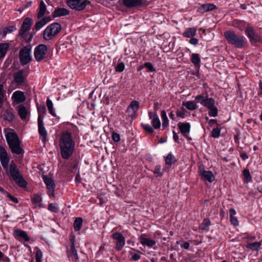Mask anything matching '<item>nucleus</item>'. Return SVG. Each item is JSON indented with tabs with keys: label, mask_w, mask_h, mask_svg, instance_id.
I'll list each match as a JSON object with an SVG mask.
<instances>
[{
	"label": "nucleus",
	"mask_w": 262,
	"mask_h": 262,
	"mask_svg": "<svg viewBox=\"0 0 262 262\" xmlns=\"http://www.w3.org/2000/svg\"><path fill=\"white\" fill-rule=\"evenodd\" d=\"M59 146L62 157L64 159L69 158L75 147V143L70 133L67 132L62 134Z\"/></svg>",
	"instance_id": "f257e3e1"
},
{
	"label": "nucleus",
	"mask_w": 262,
	"mask_h": 262,
	"mask_svg": "<svg viewBox=\"0 0 262 262\" xmlns=\"http://www.w3.org/2000/svg\"><path fill=\"white\" fill-rule=\"evenodd\" d=\"M224 36L229 44L233 45L236 48H244L247 42L244 36L236 34L234 31H226L224 33Z\"/></svg>",
	"instance_id": "f03ea898"
},
{
	"label": "nucleus",
	"mask_w": 262,
	"mask_h": 262,
	"mask_svg": "<svg viewBox=\"0 0 262 262\" xmlns=\"http://www.w3.org/2000/svg\"><path fill=\"white\" fill-rule=\"evenodd\" d=\"M7 142L13 154L20 155L24 152L20 147V142L17 135L13 132L8 133L6 135Z\"/></svg>",
	"instance_id": "7ed1b4c3"
},
{
	"label": "nucleus",
	"mask_w": 262,
	"mask_h": 262,
	"mask_svg": "<svg viewBox=\"0 0 262 262\" xmlns=\"http://www.w3.org/2000/svg\"><path fill=\"white\" fill-rule=\"evenodd\" d=\"M9 172L11 178L18 186L22 188L27 187V183L15 164L10 165Z\"/></svg>",
	"instance_id": "20e7f679"
},
{
	"label": "nucleus",
	"mask_w": 262,
	"mask_h": 262,
	"mask_svg": "<svg viewBox=\"0 0 262 262\" xmlns=\"http://www.w3.org/2000/svg\"><path fill=\"white\" fill-rule=\"evenodd\" d=\"M61 26L60 24L54 23L49 25L43 32V38L46 40H50L55 38L60 32Z\"/></svg>",
	"instance_id": "39448f33"
},
{
	"label": "nucleus",
	"mask_w": 262,
	"mask_h": 262,
	"mask_svg": "<svg viewBox=\"0 0 262 262\" xmlns=\"http://www.w3.org/2000/svg\"><path fill=\"white\" fill-rule=\"evenodd\" d=\"M28 75V72L24 69L15 72L13 74L12 83L15 84L17 88H20L26 84Z\"/></svg>",
	"instance_id": "423d86ee"
},
{
	"label": "nucleus",
	"mask_w": 262,
	"mask_h": 262,
	"mask_svg": "<svg viewBox=\"0 0 262 262\" xmlns=\"http://www.w3.org/2000/svg\"><path fill=\"white\" fill-rule=\"evenodd\" d=\"M31 50L32 46L31 45H27L20 50L19 57L21 65H26L31 61Z\"/></svg>",
	"instance_id": "0eeeda50"
},
{
	"label": "nucleus",
	"mask_w": 262,
	"mask_h": 262,
	"mask_svg": "<svg viewBox=\"0 0 262 262\" xmlns=\"http://www.w3.org/2000/svg\"><path fill=\"white\" fill-rule=\"evenodd\" d=\"M48 50L47 46L45 44H40L34 49V57L37 61H40L45 58Z\"/></svg>",
	"instance_id": "6e6552de"
},
{
	"label": "nucleus",
	"mask_w": 262,
	"mask_h": 262,
	"mask_svg": "<svg viewBox=\"0 0 262 262\" xmlns=\"http://www.w3.org/2000/svg\"><path fill=\"white\" fill-rule=\"evenodd\" d=\"M113 239L116 240L115 249L117 251H120L122 249L125 243V239L124 236L119 232H115L112 234Z\"/></svg>",
	"instance_id": "1a4fd4ad"
},
{
	"label": "nucleus",
	"mask_w": 262,
	"mask_h": 262,
	"mask_svg": "<svg viewBox=\"0 0 262 262\" xmlns=\"http://www.w3.org/2000/svg\"><path fill=\"white\" fill-rule=\"evenodd\" d=\"M10 158L8 156L6 149L0 145V161L4 169L7 170Z\"/></svg>",
	"instance_id": "9d476101"
},
{
	"label": "nucleus",
	"mask_w": 262,
	"mask_h": 262,
	"mask_svg": "<svg viewBox=\"0 0 262 262\" xmlns=\"http://www.w3.org/2000/svg\"><path fill=\"white\" fill-rule=\"evenodd\" d=\"M139 102L134 100L131 102L126 109V112L129 117L132 118H135L137 117V113L139 108Z\"/></svg>",
	"instance_id": "9b49d317"
},
{
	"label": "nucleus",
	"mask_w": 262,
	"mask_h": 262,
	"mask_svg": "<svg viewBox=\"0 0 262 262\" xmlns=\"http://www.w3.org/2000/svg\"><path fill=\"white\" fill-rule=\"evenodd\" d=\"M70 241L71 243V250H68L67 254L69 258L72 261L76 260L78 258L77 251L75 249L74 246V236L71 235L70 238Z\"/></svg>",
	"instance_id": "f8f14e48"
},
{
	"label": "nucleus",
	"mask_w": 262,
	"mask_h": 262,
	"mask_svg": "<svg viewBox=\"0 0 262 262\" xmlns=\"http://www.w3.org/2000/svg\"><path fill=\"white\" fill-rule=\"evenodd\" d=\"M43 180L45 183L46 185L47 188L49 190V196H54V190L55 187V185L54 181L52 179L48 177L47 176H43Z\"/></svg>",
	"instance_id": "ddd939ff"
},
{
	"label": "nucleus",
	"mask_w": 262,
	"mask_h": 262,
	"mask_svg": "<svg viewBox=\"0 0 262 262\" xmlns=\"http://www.w3.org/2000/svg\"><path fill=\"white\" fill-rule=\"evenodd\" d=\"M13 236L15 239L21 242L23 241L28 242L30 240V237L27 233L25 231L20 229H17L14 230Z\"/></svg>",
	"instance_id": "4468645a"
},
{
	"label": "nucleus",
	"mask_w": 262,
	"mask_h": 262,
	"mask_svg": "<svg viewBox=\"0 0 262 262\" xmlns=\"http://www.w3.org/2000/svg\"><path fill=\"white\" fill-rule=\"evenodd\" d=\"M121 4L127 8L140 7L142 5V0H120Z\"/></svg>",
	"instance_id": "2eb2a0df"
},
{
	"label": "nucleus",
	"mask_w": 262,
	"mask_h": 262,
	"mask_svg": "<svg viewBox=\"0 0 262 262\" xmlns=\"http://www.w3.org/2000/svg\"><path fill=\"white\" fill-rule=\"evenodd\" d=\"M147 235L146 234H142L139 237L140 243L143 246H146L149 248L153 247L156 244V241L147 238Z\"/></svg>",
	"instance_id": "dca6fc26"
},
{
	"label": "nucleus",
	"mask_w": 262,
	"mask_h": 262,
	"mask_svg": "<svg viewBox=\"0 0 262 262\" xmlns=\"http://www.w3.org/2000/svg\"><path fill=\"white\" fill-rule=\"evenodd\" d=\"M200 175L203 180L207 181L210 183L213 182L215 179L213 173L210 170H200Z\"/></svg>",
	"instance_id": "f3484780"
},
{
	"label": "nucleus",
	"mask_w": 262,
	"mask_h": 262,
	"mask_svg": "<svg viewBox=\"0 0 262 262\" xmlns=\"http://www.w3.org/2000/svg\"><path fill=\"white\" fill-rule=\"evenodd\" d=\"M37 121L39 134L41 138L42 141L45 142L47 137V132L44 126L43 120L39 119V120H37Z\"/></svg>",
	"instance_id": "a211bd4d"
},
{
	"label": "nucleus",
	"mask_w": 262,
	"mask_h": 262,
	"mask_svg": "<svg viewBox=\"0 0 262 262\" xmlns=\"http://www.w3.org/2000/svg\"><path fill=\"white\" fill-rule=\"evenodd\" d=\"M12 99L16 103H19L24 102L26 98L23 92L16 91L13 94Z\"/></svg>",
	"instance_id": "6ab92c4d"
},
{
	"label": "nucleus",
	"mask_w": 262,
	"mask_h": 262,
	"mask_svg": "<svg viewBox=\"0 0 262 262\" xmlns=\"http://www.w3.org/2000/svg\"><path fill=\"white\" fill-rule=\"evenodd\" d=\"M67 5L73 9L82 10V0H66Z\"/></svg>",
	"instance_id": "aec40b11"
},
{
	"label": "nucleus",
	"mask_w": 262,
	"mask_h": 262,
	"mask_svg": "<svg viewBox=\"0 0 262 262\" xmlns=\"http://www.w3.org/2000/svg\"><path fill=\"white\" fill-rule=\"evenodd\" d=\"M70 14V11L64 8H59L56 9L52 13L53 17H61L66 16Z\"/></svg>",
	"instance_id": "412c9836"
},
{
	"label": "nucleus",
	"mask_w": 262,
	"mask_h": 262,
	"mask_svg": "<svg viewBox=\"0 0 262 262\" xmlns=\"http://www.w3.org/2000/svg\"><path fill=\"white\" fill-rule=\"evenodd\" d=\"M178 126L181 133L184 136H185L186 134H188L190 132V124L189 123L179 122L178 124Z\"/></svg>",
	"instance_id": "4be33fe9"
},
{
	"label": "nucleus",
	"mask_w": 262,
	"mask_h": 262,
	"mask_svg": "<svg viewBox=\"0 0 262 262\" xmlns=\"http://www.w3.org/2000/svg\"><path fill=\"white\" fill-rule=\"evenodd\" d=\"M231 25L240 31H243L246 27V22L244 20L235 19L232 21Z\"/></svg>",
	"instance_id": "5701e85b"
},
{
	"label": "nucleus",
	"mask_w": 262,
	"mask_h": 262,
	"mask_svg": "<svg viewBox=\"0 0 262 262\" xmlns=\"http://www.w3.org/2000/svg\"><path fill=\"white\" fill-rule=\"evenodd\" d=\"M211 225V222L208 218H205L202 223L199 227V230L203 231H208L209 229V226Z\"/></svg>",
	"instance_id": "b1692460"
},
{
	"label": "nucleus",
	"mask_w": 262,
	"mask_h": 262,
	"mask_svg": "<svg viewBox=\"0 0 262 262\" xmlns=\"http://www.w3.org/2000/svg\"><path fill=\"white\" fill-rule=\"evenodd\" d=\"M229 213L231 224L235 227L238 226V221L237 217L235 216L236 213L235 210L233 208H231L229 209Z\"/></svg>",
	"instance_id": "393cba45"
},
{
	"label": "nucleus",
	"mask_w": 262,
	"mask_h": 262,
	"mask_svg": "<svg viewBox=\"0 0 262 262\" xmlns=\"http://www.w3.org/2000/svg\"><path fill=\"white\" fill-rule=\"evenodd\" d=\"M196 29L195 28H188L183 33L182 35L184 37H192L196 35Z\"/></svg>",
	"instance_id": "a878e982"
},
{
	"label": "nucleus",
	"mask_w": 262,
	"mask_h": 262,
	"mask_svg": "<svg viewBox=\"0 0 262 262\" xmlns=\"http://www.w3.org/2000/svg\"><path fill=\"white\" fill-rule=\"evenodd\" d=\"M29 30V29L25 28H23L22 26H21L19 32V35L20 36L23 38H24L28 42L30 41L33 37L32 35H31L29 38H27V32Z\"/></svg>",
	"instance_id": "bb28decb"
},
{
	"label": "nucleus",
	"mask_w": 262,
	"mask_h": 262,
	"mask_svg": "<svg viewBox=\"0 0 262 262\" xmlns=\"http://www.w3.org/2000/svg\"><path fill=\"white\" fill-rule=\"evenodd\" d=\"M27 114H28V111L27 110L26 107L24 105H20L18 106V114L19 116L20 117V118L22 120L26 119L27 118Z\"/></svg>",
	"instance_id": "cd10ccee"
},
{
	"label": "nucleus",
	"mask_w": 262,
	"mask_h": 262,
	"mask_svg": "<svg viewBox=\"0 0 262 262\" xmlns=\"http://www.w3.org/2000/svg\"><path fill=\"white\" fill-rule=\"evenodd\" d=\"M37 111L38 113V117L37 120H39V119L41 120H43V119L45 117V115L46 113V106L44 104L40 105L39 106H37Z\"/></svg>",
	"instance_id": "c85d7f7f"
},
{
	"label": "nucleus",
	"mask_w": 262,
	"mask_h": 262,
	"mask_svg": "<svg viewBox=\"0 0 262 262\" xmlns=\"http://www.w3.org/2000/svg\"><path fill=\"white\" fill-rule=\"evenodd\" d=\"M9 45L6 43H0V59L3 58L9 49Z\"/></svg>",
	"instance_id": "c756f323"
},
{
	"label": "nucleus",
	"mask_w": 262,
	"mask_h": 262,
	"mask_svg": "<svg viewBox=\"0 0 262 262\" xmlns=\"http://www.w3.org/2000/svg\"><path fill=\"white\" fill-rule=\"evenodd\" d=\"M46 11V5L45 3L41 1L39 4V11L37 14V18L38 19L41 18L45 15Z\"/></svg>",
	"instance_id": "7c9ffc66"
},
{
	"label": "nucleus",
	"mask_w": 262,
	"mask_h": 262,
	"mask_svg": "<svg viewBox=\"0 0 262 262\" xmlns=\"http://www.w3.org/2000/svg\"><path fill=\"white\" fill-rule=\"evenodd\" d=\"M191 61L196 67H200L201 59L199 54L192 53L191 55Z\"/></svg>",
	"instance_id": "2f4dec72"
},
{
	"label": "nucleus",
	"mask_w": 262,
	"mask_h": 262,
	"mask_svg": "<svg viewBox=\"0 0 262 262\" xmlns=\"http://www.w3.org/2000/svg\"><path fill=\"white\" fill-rule=\"evenodd\" d=\"M261 245V243L259 242H256L254 243H248L246 245V248L252 251H258Z\"/></svg>",
	"instance_id": "473e14b6"
},
{
	"label": "nucleus",
	"mask_w": 262,
	"mask_h": 262,
	"mask_svg": "<svg viewBox=\"0 0 262 262\" xmlns=\"http://www.w3.org/2000/svg\"><path fill=\"white\" fill-rule=\"evenodd\" d=\"M3 118L5 120L11 122L13 121L14 118V115L11 110H7L4 112Z\"/></svg>",
	"instance_id": "72a5a7b5"
},
{
	"label": "nucleus",
	"mask_w": 262,
	"mask_h": 262,
	"mask_svg": "<svg viewBox=\"0 0 262 262\" xmlns=\"http://www.w3.org/2000/svg\"><path fill=\"white\" fill-rule=\"evenodd\" d=\"M165 161L166 165H171L176 162L177 159L171 153H169L165 157Z\"/></svg>",
	"instance_id": "f704fd0d"
},
{
	"label": "nucleus",
	"mask_w": 262,
	"mask_h": 262,
	"mask_svg": "<svg viewBox=\"0 0 262 262\" xmlns=\"http://www.w3.org/2000/svg\"><path fill=\"white\" fill-rule=\"evenodd\" d=\"M249 40L250 43L252 45H255L257 43H262V38L257 33L251 36L249 38Z\"/></svg>",
	"instance_id": "c9c22d12"
},
{
	"label": "nucleus",
	"mask_w": 262,
	"mask_h": 262,
	"mask_svg": "<svg viewBox=\"0 0 262 262\" xmlns=\"http://www.w3.org/2000/svg\"><path fill=\"white\" fill-rule=\"evenodd\" d=\"M183 105L189 110H194L197 108L196 104L192 101L184 102H183Z\"/></svg>",
	"instance_id": "e433bc0d"
},
{
	"label": "nucleus",
	"mask_w": 262,
	"mask_h": 262,
	"mask_svg": "<svg viewBox=\"0 0 262 262\" xmlns=\"http://www.w3.org/2000/svg\"><path fill=\"white\" fill-rule=\"evenodd\" d=\"M215 100L212 98L207 97L203 105L208 109L214 106Z\"/></svg>",
	"instance_id": "4c0bfd02"
},
{
	"label": "nucleus",
	"mask_w": 262,
	"mask_h": 262,
	"mask_svg": "<svg viewBox=\"0 0 262 262\" xmlns=\"http://www.w3.org/2000/svg\"><path fill=\"white\" fill-rule=\"evenodd\" d=\"M243 174L244 177V181L245 183H248L252 181V177L248 169H245L243 171Z\"/></svg>",
	"instance_id": "58836bf2"
},
{
	"label": "nucleus",
	"mask_w": 262,
	"mask_h": 262,
	"mask_svg": "<svg viewBox=\"0 0 262 262\" xmlns=\"http://www.w3.org/2000/svg\"><path fill=\"white\" fill-rule=\"evenodd\" d=\"M47 106L48 107V109L49 110V113L52 115L53 116L55 117L56 116V113L53 110V104L52 102V101L49 99L48 98L47 99Z\"/></svg>",
	"instance_id": "ea45409f"
},
{
	"label": "nucleus",
	"mask_w": 262,
	"mask_h": 262,
	"mask_svg": "<svg viewBox=\"0 0 262 262\" xmlns=\"http://www.w3.org/2000/svg\"><path fill=\"white\" fill-rule=\"evenodd\" d=\"M31 200L33 204H34L36 206L40 207L41 206V198L39 195L38 194H34Z\"/></svg>",
	"instance_id": "a19ab883"
},
{
	"label": "nucleus",
	"mask_w": 262,
	"mask_h": 262,
	"mask_svg": "<svg viewBox=\"0 0 262 262\" xmlns=\"http://www.w3.org/2000/svg\"><path fill=\"white\" fill-rule=\"evenodd\" d=\"M5 91L4 85L0 84V109L3 106L4 102Z\"/></svg>",
	"instance_id": "79ce46f5"
},
{
	"label": "nucleus",
	"mask_w": 262,
	"mask_h": 262,
	"mask_svg": "<svg viewBox=\"0 0 262 262\" xmlns=\"http://www.w3.org/2000/svg\"><path fill=\"white\" fill-rule=\"evenodd\" d=\"M82 225V217H77L74 223V228L75 231H79Z\"/></svg>",
	"instance_id": "37998d69"
},
{
	"label": "nucleus",
	"mask_w": 262,
	"mask_h": 262,
	"mask_svg": "<svg viewBox=\"0 0 262 262\" xmlns=\"http://www.w3.org/2000/svg\"><path fill=\"white\" fill-rule=\"evenodd\" d=\"M31 25L32 19L29 17H27L24 20L21 26H22L23 28H25L30 30L31 29Z\"/></svg>",
	"instance_id": "c03bdc74"
},
{
	"label": "nucleus",
	"mask_w": 262,
	"mask_h": 262,
	"mask_svg": "<svg viewBox=\"0 0 262 262\" xmlns=\"http://www.w3.org/2000/svg\"><path fill=\"white\" fill-rule=\"evenodd\" d=\"M161 167L160 165H156L154 170L152 171L156 177H161L163 175V172L161 171Z\"/></svg>",
	"instance_id": "a18cd8bd"
},
{
	"label": "nucleus",
	"mask_w": 262,
	"mask_h": 262,
	"mask_svg": "<svg viewBox=\"0 0 262 262\" xmlns=\"http://www.w3.org/2000/svg\"><path fill=\"white\" fill-rule=\"evenodd\" d=\"M245 34L248 36V37L249 38L251 36H253L254 34H256L255 32V31L254 30V28L252 27H248L245 29Z\"/></svg>",
	"instance_id": "49530a36"
},
{
	"label": "nucleus",
	"mask_w": 262,
	"mask_h": 262,
	"mask_svg": "<svg viewBox=\"0 0 262 262\" xmlns=\"http://www.w3.org/2000/svg\"><path fill=\"white\" fill-rule=\"evenodd\" d=\"M221 129L218 127L213 128L211 132V136L214 138H218L220 136Z\"/></svg>",
	"instance_id": "de8ad7c7"
},
{
	"label": "nucleus",
	"mask_w": 262,
	"mask_h": 262,
	"mask_svg": "<svg viewBox=\"0 0 262 262\" xmlns=\"http://www.w3.org/2000/svg\"><path fill=\"white\" fill-rule=\"evenodd\" d=\"M208 110H209L208 115L210 117H215L217 116L218 110L216 106H214L212 107H210V108H208Z\"/></svg>",
	"instance_id": "09e8293b"
},
{
	"label": "nucleus",
	"mask_w": 262,
	"mask_h": 262,
	"mask_svg": "<svg viewBox=\"0 0 262 262\" xmlns=\"http://www.w3.org/2000/svg\"><path fill=\"white\" fill-rule=\"evenodd\" d=\"M151 124L155 129H158L161 126V122L158 118H154L151 121Z\"/></svg>",
	"instance_id": "8fccbe9b"
},
{
	"label": "nucleus",
	"mask_w": 262,
	"mask_h": 262,
	"mask_svg": "<svg viewBox=\"0 0 262 262\" xmlns=\"http://www.w3.org/2000/svg\"><path fill=\"white\" fill-rule=\"evenodd\" d=\"M141 126L146 131V132L149 134H151L154 132L153 128L149 124L142 123Z\"/></svg>",
	"instance_id": "3c124183"
},
{
	"label": "nucleus",
	"mask_w": 262,
	"mask_h": 262,
	"mask_svg": "<svg viewBox=\"0 0 262 262\" xmlns=\"http://www.w3.org/2000/svg\"><path fill=\"white\" fill-rule=\"evenodd\" d=\"M177 244L180 245L181 247L186 250L188 249L190 244L187 242H184L183 241H177Z\"/></svg>",
	"instance_id": "603ef678"
},
{
	"label": "nucleus",
	"mask_w": 262,
	"mask_h": 262,
	"mask_svg": "<svg viewBox=\"0 0 262 262\" xmlns=\"http://www.w3.org/2000/svg\"><path fill=\"white\" fill-rule=\"evenodd\" d=\"M143 67L147 68L149 72H154L156 71V69L154 67L153 65L150 62H145L144 64V66L141 67V68H143Z\"/></svg>",
	"instance_id": "864d4df0"
},
{
	"label": "nucleus",
	"mask_w": 262,
	"mask_h": 262,
	"mask_svg": "<svg viewBox=\"0 0 262 262\" xmlns=\"http://www.w3.org/2000/svg\"><path fill=\"white\" fill-rule=\"evenodd\" d=\"M197 11L200 13H204L208 12L207 10V4H204L202 5L200 7H198Z\"/></svg>",
	"instance_id": "5fc2aeb1"
},
{
	"label": "nucleus",
	"mask_w": 262,
	"mask_h": 262,
	"mask_svg": "<svg viewBox=\"0 0 262 262\" xmlns=\"http://www.w3.org/2000/svg\"><path fill=\"white\" fill-rule=\"evenodd\" d=\"M125 64L123 62H119L115 67V71L117 72H122L124 70Z\"/></svg>",
	"instance_id": "6e6d98bb"
},
{
	"label": "nucleus",
	"mask_w": 262,
	"mask_h": 262,
	"mask_svg": "<svg viewBox=\"0 0 262 262\" xmlns=\"http://www.w3.org/2000/svg\"><path fill=\"white\" fill-rule=\"evenodd\" d=\"M206 99V98L204 97L203 96L201 95H199L195 97V101L196 103H200L201 104L203 105Z\"/></svg>",
	"instance_id": "4d7b16f0"
},
{
	"label": "nucleus",
	"mask_w": 262,
	"mask_h": 262,
	"mask_svg": "<svg viewBox=\"0 0 262 262\" xmlns=\"http://www.w3.org/2000/svg\"><path fill=\"white\" fill-rule=\"evenodd\" d=\"M112 138L115 143H117L120 140V135L114 131L112 133Z\"/></svg>",
	"instance_id": "13d9d810"
},
{
	"label": "nucleus",
	"mask_w": 262,
	"mask_h": 262,
	"mask_svg": "<svg viewBox=\"0 0 262 262\" xmlns=\"http://www.w3.org/2000/svg\"><path fill=\"white\" fill-rule=\"evenodd\" d=\"M42 256V251L40 249H38L35 254V258L36 262H41V258Z\"/></svg>",
	"instance_id": "bf43d9fd"
},
{
	"label": "nucleus",
	"mask_w": 262,
	"mask_h": 262,
	"mask_svg": "<svg viewBox=\"0 0 262 262\" xmlns=\"http://www.w3.org/2000/svg\"><path fill=\"white\" fill-rule=\"evenodd\" d=\"M48 209L53 212H57L58 211V207L57 206L54 204H50L48 205Z\"/></svg>",
	"instance_id": "052dcab7"
},
{
	"label": "nucleus",
	"mask_w": 262,
	"mask_h": 262,
	"mask_svg": "<svg viewBox=\"0 0 262 262\" xmlns=\"http://www.w3.org/2000/svg\"><path fill=\"white\" fill-rule=\"evenodd\" d=\"M6 193L7 194V197L9 198L13 202H14L15 203H18V200L17 198L14 197V196L11 195L10 193L8 192L7 191Z\"/></svg>",
	"instance_id": "680f3d73"
},
{
	"label": "nucleus",
	"mask_w": 262,
	"mask_h": 262,
	"mask_svg": "<svg viewBox=\"0 0 262 262\" xmlns=\"http://www.w3.org/2000/svg\"><path fill=\"white\" fill-rule=\"evenodd\" d=\"M130 254H133L131 259L134 261H138L140 259V255L137 253H133L132 252H130Z\"/></svg>",
	"instance_id": "e2e57ef3"
},
{
	"label": "nucleus",
	"mask_w": 262,
	"mask_h": 262,
	"mask_svg": "<svg viewBox=\"0 0 262 262\" xmlns=\"http://www.w3.org/2000/svg\"><path fill=\"white\" fill-rule=\"evenodd\" d=\"M44 25L43 24H42L41 21L39 20L35 24L34 28L36 31H38Z\"/></svg>",
	"instance_id": "0e129e2a"
},
{
	"label": "nucleus",
	"mask_w": 262,
	"mask_h": 262,
	"mask_svg": "<svg viewBox=\"0 0 262 262\" xmlns=\"http://www.w3.org/2000/svg\"><path fill=\"white\" fill-rule=\"evenodd\" d=\"M207 4V10L208 11H212L217 8V7L215 5L213 4Z\"/></svg>",
	"instance_id": "69168bd1"
},
{
	"label": "nucleus",
	"mask_w": 262,
	"mask_h": 262,
	"mask_svg": "<svg viewBox=\"0 0 262 262\" xmlns=\"http://www.w3.org/2000/svg\"><path fill=\"white\" fill-rule=\"evenodd\" d=\"M148 116L150 119H154V118H158L157 112H149L148 113Z\"/></svg>",
	"instance_id": "338daca9"
},
{
	"label": "nucleus",
	"mask_w": 262,
	"mask_h": 262,
	"mask_svg": "<svg viewBox=\"0 0 262 262\" xmlns=\"http://www.w3.org/2000/svg\"><path fill=\"white\" fill-rule=\"evenodd\" d=\"M189 42L193 45H196L199 42V40L196 38L191 37Z\"/></svg>",
	"instance_id": "774afa93"
}]
</instances>
